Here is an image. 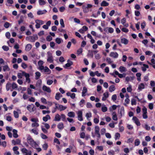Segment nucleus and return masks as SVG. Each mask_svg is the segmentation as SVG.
<instances>
[{
  "label": "nucleus",
  "instance_id": "nucleus-1",
  "mask_svg": "<svg viewBox=\"0 0 155 155\" xmlns=\"http://www.w3.org/2000/svg\"><path fill=\"white\" fill-rule=\"evenodd\" d=\"M39 70L41 72H44L47 74H50L51 72V71L47 66L44 67L42 65L43 62L41 60H39Z\"/></svg>",
  "mask_w": 155,
  "mask_h": 155
},
{
  "label": "nucleus",
  "instance_id": "nucleus-2",
  "mask_svg": "<svg viewBox=\"0 0 155 155\" xmlns=\"http://www.w3.org/2000/svg\"><path fill=\"white\" fill-rule=\"evenodd\" d=\"M28 143L34 148H36L38 152H39V148H37L38 146V144L34 141L33 140L30 136L28 137L27 138Z\"/></svg>",
  "mask_w": 155,
  "mask_h": 155
},
{
  "label": "nucleus",
  "instance_id": "nucleus-3",
  "mask_svg": "<svg viewBox=\"0 0 155 155\" xmlns=\"http://www.w3.org/2000/svg\"><path fill=\"white\" fill-rule=\"evenodd\" d=\"M92 5L91 4H87V6L84 5H82V8L83 10V12L84 13H88L89 11V8H92Z\"/></svg>",
  "mask_w": 155,
  "mask_h": 155
},
{
  "label": "nucleus",
  "instance_id": "nucleus-4",
  "mask_svg": "<svg viewBox=\"0 0 155 155\" xmlns=\"http://www.w3.org/2000/svg\"><path fill=\"white\" fill-rule=\"evenodd\" d=\"M38 36L37 35H34L33 36H29L26 37V39L28 40L31 42H34L35 40L38 39Z\"/></svg>",
  "mask_w": 155,
  "mask_h": 155
},
{
  "label": "nucleus",
  "instance_id": "nucleus-5",
  "mask_svg": "<svg viewBox=\"0 0 155 155\" xmlns=\"http://www.w3.org/2000/svg\"><path fill=\"white\" fill-rule=\"evenodd\" d=\"M67 62L68 63H67L63 66V67L65 69H71V67L70 68H69L70 67L71 65H73V62L72 61H70L69 59H68L67 60Z\"/></svg>",
  "mask_w": 155,
  "mask_h": 155
},
{
  "label": "nucleus",
  "instance_id": "nucleus-6",
  "mask_svg": "<svg viewBox=\"0 0 155 155\" xmlns=\"http://www.w3.org/2000/svg\"><path fill=\"white\" fill-rule=\"evenodd\" d=\"M27 109L30 112L34 111L35 108L34 105L31 104L28 106L27 107Z\"/></svg>",
  "mask_w": 155,
  "mask_h": 155
},
{
  "label": "nucleus",
  "instance_id": "nucleus-7",
  "mask_svg": "<svg viewBox=\"0 0 155 155\" xmlns=\"http://www.w3.org/2000/svg\"><path fill=\"white\" fill-rule=\"evenodd\" d=\"M78 117V120L80 121L83 120L82 117V112L81 110H79L77 112Z\"/></svg>",
  "mask_w": 155,
  "mask_h": 155
},
{
  "label": "nucleus",
  "instance_id": "nucleus-8",
  "mask_svg": "<svg viewBox=\"0 0 155 155\" xmlns=\"http://www.w3.org/2000/svg\"><path fill=\"white\" fill-rule=\"evenodd\" d=\"M47 53L49 55L47 59V61L49 62L50 63H52L53 60V57L52 56L51 54L49 51Z\"/></svg>",
  "mask_w": 155,
  "mask_h": 155
},
{
  "label": "nucleus",
  "instance_id": "nucleus-9",
  "mask_svg": "<svg viewBox=\"0 0 155 155\" xmlns=\"http://www.w3.org/2000/svg\"><path fill=\"white\" fill-rule=\"evenodd\" d=\"M132 119L135 124L137 126H140V125L141 124L140 121H139V120L136 117H133Z\"/></svg>",
  "mask_w": 155,
  "mask_h": 155
},
{
  "label": "nucleus",
  "instance_id": "nucleus-10",
  "mask_svg": "<svg viewBox=\"0 0 155 155\" xmlns=\"http://www.w3.org/2000/svg\"><path fill=\"white\" fill-rule=\"evenodd\" d=\"M43 90L46 91L48 93H50L51 92V90L49 87H48L45 85H43L42 87Z\"/></svg>",
  "mask_w": 155,
  "mask_h": 155
},
{
  "label": "nucleus",
  "instance_id": "nucleus-11",
  "mask_svg": "<svg viewBox=\"0 0 155 155\" xmlns=\"http://www.w3.org/2000/svg\"><path fill=\"white\" fill-rule=\"evenodd\" d=\"M12 143L14 145L16 144L20 145L21 143V140L18 139H17L15 140H12Z\"/></svg>",
  "mask_w": 155,
  "mask_h": 155
},
{
  "label": "nucleus",
  "instance_id": "nucleus-12",
  "mask_svg": "<svg viewBox=\"0 0 155 155\" xmlns=\"http://www.w3.org/2000/svg\"><path fill=\"white\" fill-rule=\"evenodd\" d=\"M51 21H48L46 23V25H44L43 26V28L45 29H48V26H50V25L51 24Z\"/></svg>",
  "mask_w": 155,
  "mask_h": 155
},
{
  "label": "nucleus",
  "instance_id": "nucleus-13",
  "mask_svg": "<svg viewBox=\"0 0 155 155\" xmlns=\"http://www.w3.org/2000/svg\"><path fill=\"white\" fill-rule=\"evenodd\" d=\"M110 57H113L114 58H117L118 57V54L116 52H111L110 53Z\"/></svg>",
  "mask_w": 155,
  "mask_h": 155
},
{
  "label": "nucleus",
  "instance_id": "nucleus-14",
  "mask_svg": "<svg viewBox=\"0 0 155 155\" xmlns=\"http://www.w3.org/2000/svg\"><path fill=\"white\" fill-rule=\"evenodd\" d=\"M119 112V114L120 115L121 117L122 116V115H124L125 111L124 107L123 106H122L120 109V111Z\"/></svg>",
  "mask_w": 155,
  "mask_h": 155
},
{
  "label": "nucleus",
  "instance_id": "nucleus-15",
  "mask_svg": "<svg viewBox=\"0 0 155 155\" xmlns=\"http://www.w3.org/2000/svg\"><path fill=\"white\" fill-rule=\"evenodd\" d=\"M121 43L124 44L126 45L128 44V41L127 39L125 38H122L121 39Z\"/></svg>",
  "mask_w": 155,
  "mask_h": 155
},
{
  "label": "nucleus",
  "instance_id": "nucleus-16",
  "mask_svg": "<svg viewBox=\"0 0 155 155\" xmlns=\"http://www.w3.org/2000/svg\"><path fill=\"white\" fill-rule=\"evenodd\" d=\"M143 66L142 67H141V69H142V70L143 72H144L146 71L147 68H149V66L147 64H143Z\"/></svg>",
  "mask_w": 155,
  "mask_h": 155
},
{
  "label": "nucleus",
  "instance_id": "nucleus-17",
  "mask_svg": "<svg viewBox=\"0 0 155 155\" xmlns=\"http://www.w3.org/2000/svg\"><path fill=\"white\" fill-rule=\"evenodd\" d=\"M51 117L50 115L48 114L45 117H43V120L45 122H46L48 121V119H50Z\"/></svg>",
  "mask_w": 155,
  "mask_h": 155
},
{
  "label": "nucleus",
  "instance_id": "nucleus-18",
  "mask_svg": "<svg viewBox=\"0 0 155 155\" xmlns=\"http://www.w3.org/2000/svg\"><path fill=\"white\" fill-rule=\"evenodd\" d=\"M31 48V45L30 44H27L25 48V50L26 51H29Z\"/></svg>",
  "mask_w": 155,
  "mask_h": 155
},
{
  "label": "nucleus",
  "instance_id": "nucleus-19",
  "mask_svg": "<svg viewBox=\"0 0 155 155\" xmlns=\"http://www.w3.org/2000/svg\"><path fill=\"white\" fill-rule=\"evenodd\" d=\"M109 4L106 1L104 0L101 3V6H108Z\"/></svg>",
  "mask_w": 155,
  "mask_h": 155
},
{
  "label": "nucleus",
  "instance_id": "nucleus-20",
  "mask_svg": "<svg viewBox=\"0 0 155 155\" xmlns=\"http://www.w3.org/2000/svg\"><path fill=\"white\" fill-rule=\"evenodd\" d=\"M13 136L15 138H17L18 137V135L17 134V131L16 130L13 129Z\"/></svg>",
  "mask_w": 155,
  "mask_h": 155
},
{
  "label": "nucleus",
  "instance_id": "nucleus-21",
  "mask_svg": "<svg viewBox=\"0 0 155 155\" xmlns=\"http://www.w3.org/2000/svg\"><path fill=\"white\" fill-rule=\"evenodd\" d=\"M145 86L144 84L143 83H140L138 86V89L140 91H141L142 89L144 88Z\"/></svg>",
  "mask_w": 155,
  "mask_h": 155
},
{
  "label": "nucleus",
  "instance_id": "nucleus-22",
  "mask_svg": "<svg viewBox=\"0 0 155 155\" xmlns=\"http://www.w3.org/2000/svg\"><path fill=\"white\" fill-rule=\"evenodd\" d=\"M61 119V117L58 114H57L55 117L54 120L55 121H59Z\"/></svg>",
  "mask_w": 155,
  "mask_h": 155
},
{
  "label": "nucleus",
  "instance_id": "nucleus-23",
  "mask_svg": "<svg viewBox=\"0 0 155 155\" xmlns=\"http://www.w3.org/2000/svg\"><path fill=\"white\" fill-rule=\"evenodd\" d=\"M11 86L12 85L9 82H8L6 84V90L7 91H8L10 89Z\"/></svg>",
  "mask_w": 155,
  "mask_h": 155
},
{
  "label": "nucleus",
  "instance_id": "nucleus-24",
  "mask_svg": "<svg viewBox=\"0 0 155 155\" xmlns=\"http://www.w3.org/2000/svg\"><path fill=\"white\" fill-rule=\"evenodd\" d=\"M109 91L111 92L115 90V88L114 85H111L109 87Z\"/></svg>",
  "mask_w": 155,
  "mask_h": 155
},
{
  "label": "nucleus",
  "instance_id": "nucleus-25",
  "mask_svg": "<svg viewBox=\"0 0 155 155\" xmlns=\"http://www.w3.org/2000/svg\"><path fill=\"white\" fill-rule=\"evenodd\" d=\"M68 116L71 117H75V114L74 112L70 111L68 113Z\"/></svg>",
  "mask_w": 155,
  "mask_h": 155
},
{
  "label": "nucleus",
  "instance_id": "nucleus-26",
  "mask_svg": "<svg viewBox=\"0 0 155 155\" xmlns=\"http://www.w3.org/2000/svg\"><path fill=\"white\" fill-rule=\"evenodd\" d=\"M66 108L67 107L64 106L60 104L59 105V110H60L61 111L65 110Z\"/></svg>",
  "mask_w": 155,
  "mask_h": 155
},
{
  "label": "nucleus",
  "instance_id": "nucleus-27",
  "mask_svg": "<svg viewBox=\"0 0 155 155\" xmlns=\"http://www.w3.org/2000/svg\"><path fill=\"white\" fill-rule=\"evenodd\" d=\"M58 128L60 129H62L64 128V125L62 123H60L57 126Z\"/></svg>",
  "mask_w": 155,
  "mask_h": 155
},
{
  "label": "nucleus",
  "instance_id": "nucleus-28",
  "mask_svg": "<svg viewBox=\"0 0 155 155\" xmlns=\"http://www.w3.org/2000/svg\"><path fill=\"white\" fill-rule=\"evenodd\" d=\"M126 68L123 66H120L119 68V71L121 73L125 71H126Z\"/></svg>",
  "mask_w": 155,
  "mask_h": 155
},
{
  "label": "nucleus",
  "instance_id": "nucleus-29",
  "mask_svg": "<svg viewBox=\"0 0 155 155\" xmlns=\"http://www.w3.org/2000/svg\"><path fill=\"white\" fill-rule=\"evenodd\" d=\"M112 119L114 120H117V115L115 112H113L112 113Z\"/></svg>",
  "mask_w": 155,
  "mask_h": 155
},
{
  "label": "nucleus",
  "instance_id": "nucleus-30",
  "mask_svg": "<svg viewBox=\"0 0 155 155\" xmlns=\"http://www.w3.org/2000/svg\"><path fill=\"white\" fill-rule=\"evenodd\" d=\"M61 95H61L60 93L58 92L57 93L55 96V99L57 100H59L60 99V96Z\"/></svg>",
  "mask_w": 155,
  "mask_h": 155
},
{
  "label": "nucleus",
  "instance_id": "nucleus-31",
  "mask_svg": "<svg viewBox=\"0 0 155 155\" xmlns=\"http://www.w3.org/2000/svg\"><path fill=\"white\" fill-rule=\"evenodd\" d=\"M41 129L43 133L45 134H47L48 133V131L45 128L44 126L43 125H41Z\"/></svg>",
  "mask_w": 155,
  "mask_h": 155
},
{
  "label": "nucleus",
  "instance_id": "nucleus-32",
  "mask_svg": "<svg viewBox=\"0 0 155 155\" xmlns=\"http://www.w3.org/2000/svg\"><path fill=\"white\" fill-rule=\"evenodd\" d=\"M60 24L62 28H64L65 25L64 24V20L62 19H61L60 21Z\"/></svg>",
  "mask_w": 155,
  "mask_h": 155
},
{
  "label": "nucleus",
  "instance_id": "nucleus-33",
  "mask_svg": "<svg viewBox=\"0 0 155 155\" xmlns=\"http://www.w3.org/2000/svg\"><path fill=\"white\" fill-rule=\"evenodd\" d=\"M117 106L115 105H113L111 107H110L109 108L110 111H112L113 110H115L116 109Z\"/></svg>",
  "mask_w": 155,
  "mask_h": 155
},
{
  "label": "nucleus",
  "instance_id": "nucleus-34",
  "mask_svg": "<svg viewBox=\"0 0 155 155\" xmlns=\"http://www.w3.org/2000/svg\"><path fill=\"white\" fill-rule=\"evenodd\" d=\"M42 124L45 125L44 127L46 128L48 130L50 128V126L48 124L44 122H43Z\"/></svg>",
  "mask_w": 155,
  "mask_h": 155
},
{
  "label": "nucleus",
  "instance_id": "nucleus-35",
  "mask_svg": "<svg viewBox=\"0 0 155 155\" xmlns=\"http://www.w3.org/2000/svg\"><path fill=\"white\" fill-rule=\"evenodd\" d=\"M13 114L15 118H18L19 117V114L17 111H14L13 112Z\"/></svg>",
  "mask_w": 155,
  "mask_h": 155
},
{
  "label": "nucleus",
  "instance_id": "nucleus-36",
  "mask_svg": "<svg viewBox=\"0 0 155 155\" xmlns=\"http://www.w3.org/2000/svg\"><path fill=\"white\" fill-rule=\"evenodd\" d=\"M41 102L44 104H47L46 100L44 97H42L41 99Z\"/></svg>",
  "mask_w": 155,
  "mask_h": 155
},
{
  "label": "nucleus",
  "instance_id": "nucleus-37",
  "mask_svg": "<svg viewBox=\"0 0 155 155\" xmlns=\"http://www.w3.org/2000/svg\"><path fill=\"white\" fill-rule=\"evenodd\" d=\"M88 55L90 56L91 58H93L94 56V54H93V51H92L89 50L88 53Z\"/></svg>",
  "mask_w": 155,
  "mask_h": 155
},
{
  "label": "nucleus",
  "instance_id": "nucleus-38",
  "mask_svg": "<svg viewBox=\"0 0 155 155\" xmlns=\"http://www.w3.org/2000/svg\"><path fill=\"white\" fill-rule=\"evenodd\" d=\"M99 128L98 126H96L95 127V134L99 133Z\"/></svg>",
  "mask_w": 155,
  "mask_h": 155
},
{
  "label": "nucleus",
  "instance_id": "nucleus-39",
  "mask_svg": "<svg viewBox=\"0 0 155 155\" xmlns=\"http://www.w3.org/2000/svg\"><path fill=\"white\" fill-rule=\"evenodd\" d=\"M101 110L104 112H106L107 110V107L105 106L102 107H101Z\"/></svg>",
  "mask_w": 155,
  "mask_h": 155
},
{
  "label": "nucleus",
  "instance_id": "nucleus-40",
  "mask_svg": "<svg viewBox=\"0 0 155 155\" xmlns=\"http://www.w3.org/2000/svg\"><path fill=\"white\" fill-rule=\"evenodd\" d=\"M40 136L42 139H46L48 138V137L46 135L43 133H41Z\"/></svg>",
  "mask_w": 155,
  "mask_h": 155
},
{
  "label": "nucleus",
  "instance_id": "nucleus-41",
  "mask_svg": "<svg viewBox=\"0 0 155 155\" xmlns=\"http://www.w3.org/2000/svg\"><path fill=\"white\" fill-rule=\"evenodd\" d=\"M120 137V134L119 133H117L115 134V139L116 140L119 139Z\"/></svg>",
  "mask_w": 155,
  "mask_h": 155
},
{
  "label": "nucleus",
  "instance_id": "nucleus-42",
  "mask_svg": "<svg viewBox=\"0 0 155 155\" xmlns=\"http://www.w3.org/2000/svg\"><path fill=\"white\" fill-rule=\"evenodd\" d=\"M9 69L8 66L7 65H5L3 67V70L4 71H9Z\"/></svg>",
  "mask_w": 155,
  "mask_h": 155
},
{
  "label": "nucleus",
  "instance_id": "nucleus-43",
  "mask_svg": "<svg viewBox=\"0 0 155 155\" xmlns=\"http://www.w3.org/2000/svg\"><path fill=\"white\" fill-rule=\"evenodd\" d=\"M140 143V141L139 139H137L135 140V146H138Z\"/></svg>",
  "mask_w": 155,
  "mask_h": 155
},
{
  "label": "nucleus",
  "instance_id": "nucleus-44",
  "mask_svg": "<svg viewBox=\"0 0 155 155\" xmlns=\"http://www.w3.org/2000/svg\"><path fill=\"white\" fill-rule=\"evenodd\" d=\"M55 41L58 44H60L61 42V39L60 38H57L55 39Z\"/></svg>",
  "mask_w": 155,
  "mask_h": 155
},
{
  "label": "nucleus",
  "instance_id": "nucleus-45",
  "mask_svg": "<svg viewBox=\"0 0 155 155\" xmlns=\"http://www.w3.org/2000/svg\"><path fill=\"white\" fill-rule=\"evenodd\" d=\"M61 118L62 120L63 121H66V116L64 114H61Z\"/></svg>",
  "mask_w": 155,
  "mask_h": 155
},
{
  "label": "nucleus",
  "instance_id": "nucleus-46",
  "mask_svg": "<svg viewBox=\"0 0 155 155\" xmlns=\"http://www.w3.org/2000/svg\"><path fill=\"white\" fill-rule=\"evenodd\" d=\"M85 103V101L84 99H82L79 103L80 106L81 107H83V104Z\"/></svg>",
  "mask_w": 155,
  "mask_h": 155
},
{
  "label": "nucleus",
  "instance_id": "nucleus-47",
  "mask_svg": "<svg viewBox=\"0 0 155 155\" xmlns=\"http://www.w3.org/2000/svg\"><path fill=\"white\" fill-rule=\"evenodd\" d=\"M2 48L5 51H7L9 50V47L6 45H4L2 47Z\"/></svg>",
  "mask_w": 155,
  "mask_h": 155
},
{
  "label": "nucleus",
  "instance_id": "nucleus-48",
  "mask_svg": "<svg viewBox=\"0 0 155 155\" xmlns=\"http://www.w3.org/2000/svg\"><path fill=\"white\" fill-rule=\"evenodd\" d=\"M48 145L47 143H45L42 145V148L45 150H47L48 148Z\"/></svg>",
  "mask_w": 155,
  "mask_h": 155
},
{
  "label": "nucleus",
  "instance_id": "nucleus-49",
  "mask_svg": "<svg viewBox=\"0 0 155 155\" xmlns=\"http://www.w3.org/2000/svg\"><path fill=\"white\" fill-rule=\"evenodd\" d=\"M10 25V24L9 22H6L4 24V27L6 28H8L9 27Z\"/></svg>",
  "mask_w": 155,
  "mask_h": 155
},
{
  "label": "nucleus",
  "instance_id": "nucleus-50",
  "mask_svg": "<svg viewBox=\"0 0 155 155\" xmlns=\"http://www.w3.org/2000/svg\"><path fill=\"white\" fill-rule=\"evenodd\" d=\"M24 20V18L23 17L21 16L20 17V19L18 21V24H20L21 23L23 22Z\"/></svg>",
  "mask_w": 155,
  "mask_h": 155
},
{
  "label": "nucleus",
  "instance_id": "nucleus-51",
  "mask_svg": "<svg viewBox=\"0 0 155 155\" xmlns=\"http://www.w3.org/2000/svg\"><path fill=\"white\" fill-rule=\"evenodd\" d=\"M12 89H15L17 88V84L15 82H13L12 85Z\"/></svg>",
  "mask_w": 155,
  "mask_h": 155
},
{
  "label": "nucleus",
  "instance_id": "nucleus-52",
  "mask_svg": "<svg viewBox=\"0 0 155 155\" xmlns=\"http://www.w3.org/2000/svg\"><path fill=\"white\" fill-rule=\"evenodd\" d=\"M146 26L145 22L144 21L143 22H142L141 24V27L142 29H143Z\"/></svg>",
  "mask_w": 155,
  "mask_h": 155
},
{
  "label": "nucleus",
  "instance_id": "nucleus-53",
  "mask_svg": "<svg viewBox=\"0 0 155 155\" xmlns=\"http://www.w3.org/2000/svg\"><path fill=\"white\" fill-rule=\"evenodd\" d=\"M54 143H56L58 144H60V142L59 140L57 138H54Z\"/></svg>",
  "mask_w": 155,
  "mask_h": 155
},
{
  "label": "nucleus",
  "instance_id": "nucleus-54",
  "mask_svg": "<svg viewBox=\"0 0 155 155\" xmlns=\"http://www.w3.org/2000/svg\"><path fill=\"white\" fill-rule=\"evenodd\" d=\"M80 137L81 138H84L85 137V134L84 132H82L80 134Z\"/></svg>",
  "mask_w": 155,
  "mask_h": 155
},
{
  "label": "nucleus",
  "instance_id": "nucleus-55",
  "mask_svg": "<svg viewBox=\"0 0 155 155\" xmlns=\"http://www.w3.org/2000/svg\"><path fill=\"white\" fill-rule=\"evenodd\" d=\"M117 98V95L116 94H114L112 96V99L114 101H115L116 100Z\"/></svg>",
  "mask_w": 155,
  "mask_h": 155
},
{
  "label": "nucleus",
  "instance_id": "nucleus-56",
  "mask_svg": "<svg viewBox=\"0 0 155 155\" xmlns=\"http://www.w3.org/2000/svg\"><path fill=\"white\" fill-rule=\"evenodd\" d=\"M46 2L44 0H39V4L41 5H43L45 4Z\"/></svg>",
  "mask_w": 155,
  "mask_h": 155
},
{
  "label": "nucleus",
  "instance_id": "nucleus-57",
  "mask_svg": "<svg viewBox=\"0 0 155 155\" xmlns=\"http://www.w3.org/2000/svg\"><path fill=\"white\" fill-rule=\"evenodd\" d=\"M23 76H25L26 78H28V77H29L30 75L29 74L26 73L24 71L23 72Z\"/></svg>",
  "mask_w": 155,
  "mask_h": 155
},
{
  "label": "nucleus",
  "instance_id": "nucleus-58",
  "mask_svg": "<svg viewBox=\"0 0 155 155\" xmlns=\"http://www.w3.org/2000/svg\"><path fill=\"white\" fill-rule=\"evenodd\" d=\"M149 108L151 110H152L153 109V104L152 103H150L149 104Z\"/></svg>",
  "mask_w": 155,
  "mask_h": 155
},
{
  "label": "nucleus",
  "instance_id": "nucleus-59",
  "mask_svg": "<svg viewBox=\"0 0 155 155\" xmlns=\"http://www.w3.org/2000/svg\"><path fill=\"white\" fill-rule=\"evenodd\" d=\"M121 30L122 31L125 33H127L129 31V30L125 28H122Z\"/></svg>",
  "mask_w": 155,
  "mask_h": 155
},
{
  "label": "nucleus",
  "instance_id": "nucleus-60",
  "mask_svg": "<svg viewBox=\"0 0 155 155\" xmlns=\"http://www.w3.org/2000/svg\"><path fill=\"white\" fill-rule=\"evenodd\" d=\"M21 66L24 69H25L27 67V64L24 62L22 63Z\"/></svg>",
  "mask_w": 155,
  "mask_h": 155
},
{
  "label": "nucleus",
  "instance_id": "nucleus-61",
  "mask_svg": "<svg viewBox=\"0 0 155 155\" xmlns=\"http://www.w3.org/2000/svg\"><path fill=\"white\" fill-rule=\"evenodd\" d=\"M127 91L129 92H131L132 91V88L131 85H130L129 87L127 88Z\"/></svg>",
  "mask_w": 155,
  "mask_h": 155
},
{
  "label": "nucleus",
  "instance_id": "nucleus-62",
  "mask_svg": "<svg viewBox=\"0 0 155 155\" xmlns=\"http://www.w3.org/2000/svg\"><path fill=\"white\" fill-rule=\"evenodd\" d=\"M59 61L60 62L62 63L65 61V60L63 57L61 56L59 58Z\"/></svg>",
  "mask_w": 155,
  "mask_h": 155
},
{
  "label": "nucleus",
  "instance_id": "nucleus-63",
  "mask_svg": "<svg viewBox=\"0 0 155 155\" xmlns=\"http://www.w3.org/2000/svg\"><path fill=\"white\" fill-rule=\"evenodd\" d=\"M114 31V30L113 28L111 27L108 28V31L110 33H112Z\"/></svg>",
  "mask_w": 155,
  "mask_h": 155
},
{
  "label": "nucleus",
  "instance_id": "nucleus-64",
  "mask_svg": "<svg viewBox=\"0 0 155 155\" xmlns=\"http://www.w3.org/2000/svg\"><path fill=\"white\" fill-rule=\"evenodd\" d=\"M32 131V132L34 133V134H38V132L37 130L35 129V128H34L33 129H32L31 130Z\"/></svg>",
  "mask_w": 155,
  "mask_h": 155
}]
</instances>
